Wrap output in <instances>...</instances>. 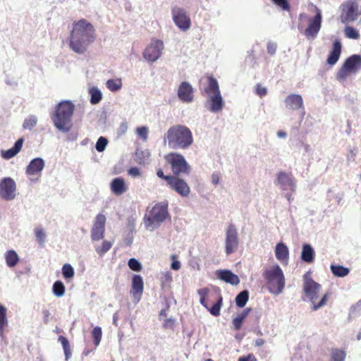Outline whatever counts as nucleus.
Wrapping results in <instances>:
<instances>
[{"instance_id": "obj_1", "label": "nucleus", "mask_w": 361, "mask_h": 361, "mask_svg": "<svg viewBox=\"0 0 361 361\" xmlns=\"http://www.w3.org/2000/svg\"><path fill=\"white\" fill-rule=\"evenodd\" d=\"M95 29L85 19L73 22L68 37L69 47L78 54H85L95 40Z\"/></svg>"}, {"instance_id": "obj_2", "label": "nucleus", "mask_w": 361, "mask_h": 361, "mask_svg": "<svg viewBox=\"0 0 361 361\" xmlns=\"http://www.w3.org/2000/svg\"><path fill=\"white\" fill-rule=\"evenodd\" d=\"M200 91L205 97L204 107L212 113H218L223 108V99L216 79L207 75L200 80Z\"/></svg>"}, {"instance_id": "obj_3", "label": "nucleus", "mask_w": 361, "mask_h": 361, "mask_svg": "<svg viewBox=\"0 0 361 361\" xmlns=\"http://www.w3.org/2000/svg\"><path fill=\"white\" fill-rule=\"evenodd\" d=\"M171 149H187L193 143L191 130L185 126L175 125L170 127L164 137Z\"/></svg>"}, {"instance_id": "obj_4", "label": "nucleus", "mask_w": 361, "mask_h": 361, "mask_svg": "<svg viewBox=\"0 0 361 361\" xmlns=\"http://www.w3.org/2000/svg\"><path fill=\"white\" fill-rule=\"evenodd\" d=\"M74 104L69 101L60 102L51 118L54 126L62 133H68L72 128V116Z\"/></svg>"}, {"instance_id": "obj_5", "label": "nucleus", "mask_w": 361, "mask_h": 361, "mask_svg": "<svg viewBox=\"0 0 361 361\" xmlns=\"http://www.w3.org/2000/svg\"><path fill=\"white\" fill-rule=\"evenodd\" d=\"M269 291L274 295H279L284 289L286 280L282 269L278 265L266 268L263 272Z\"/></svg>"}, {"instance_id": "obj_6", "label": "nucleus", "mask_w": 361, "mask_h": 361, "mask_svg": "<svg viewBox=\"0 0 361 361\" xmlns=\"http://www.w3.org/2000/svg\"><path fill=\"white\" fill-rule=\"evenodd\" d=\"M303 290L305 295L312 302L313 310H317L326 304L329 297L331 295L330 292H326L319 302H316L318 294L321 288V285L315 282L310 276V274L307 272L303 276Z\"/></svg>"}, {"instance_id": "obj_7", "label": "nucleus", "mask_w": 361, "mask_h": 361, "mask_svg": "<svg viewBox=\"0 0 361 361\" xmlns=\"http://www.w3.org/2000/svg\"><path fill=\"white\" fill-rule=\"evenodd\" d=\"M169 216L168 204L164 202L156 204L150 210L147 211L144 217L145 228L153 231Z\"/></svg>"}, {"instance_id": "obj_8", "label": "nucleus", "mask_w": 361, "mask_h": 361, "mask_svg": "<svg viewBox=\"0 0 361 361\" xmlns=\"http://www.w3.org/2000/svg\"><path fill=\"white\" fill-rule=\"evenodd\" d=\"M340 20L348 25L357 20L361 16V0H346L340 6Z\"/></svg>"}, {"instance_id": "obj_9", "label": "nucleus", "mask_w": 361, "mask_h": 361, "mask_svg": "<svg viewBox=\"0 0 361 361\" xmlns=\"http://www.w3.org/2000/svg\"><path fill=\"white\" fill-rule=\"evenodd\" d=\"M361 67V56L354 54L348 57L338 71L337 78L344 80L350 73H355Z\"/></svg>"}, {"instance_id": "obj_10", "label": "nucleus", "mask_w": 361, "mask_h": 361, "mask_svg": "<svg viewBox=\"0 0 361 361\" xmlns=\"http://www.w3.org/2000/svg\"><path fill=\"white\" fill-rule=\"evenodd\" d=\"M172 19L174 24L182 31H188L191 27V20L188 12L181 7L173 6L171 8Z\"/></svg>"}, {"instance_id": "obj_11", "label": "nucleus", "mask_w": 361, "mask_h": 361, "mask_svg": "<svg viewBox=\"0 0 361 361\" xmlns=\"http://www.w3.org/2000/svg\"><path fill=\"white\" fill-rule=\"evenodd\" d=\"M168 161L171 164L172 171L175 176L180 173L188 174L190 173V166L183 155L171 153L168 157Z\"/></svg>"}, {"instance_id": "obj_12", "label": "nucleus", "mask_w": 361, "mask_h": 361, "mask_svg": "<svg viewBox=\"0 0 361 361\" xmlns=\"http://www.w3.org/2000/svg\"><path fill=\"white\" fill-rule=\"evenodd\" d=\"M164 48L163 41L160 39L152 40L145 48L143 57L149 62H155L161 57Z\"/></svg>"}, {"instance_id": "obj_13", "label": "nucleus", "mask_w": 361, "mask_h": 361, "mask_svg": "<svg viewBox=\"0 0 361 361\" xmlns=\"http://www.w3.org/2000/svg\"><path fill=\"white\" fill-rule=\"evenodd\" d=\"M16 185L15 181L9 177L4 178L0 180V197L6 201L14 200L16 196Z\"/></svg>"}, {"instance_id": "obj_14", "label": "nucleus", "mask_w": 361, "mask_h": 361, "mask_svg": "<svg viewBox=\"0 0 361 361\" xmlns=\"http://www.w3.org/2000/svg\"><path fill=\"white\" fill-rule=\"evenodd\" d=\"M106 216L102 214L96 216L91 229V239L99 241L104 238L106 225Z\"/></svg>"}, {"instance_id": "obj_15", "label": "nucleus", "mask_w": 361, "mask_h": 361, "mask_svg": "<svg viewBox=\"0 0 361 361\" xmlns=\"http://www.w3.org/2000/svg\"><path fill=\"white\" fill-rule=\"evenodd\" d=\"M177 96L183 103H192L194 100V88L190 82H181L178 87Z\"/></svg>"}, {"instance_id": "obj_16", "label": "nucleus", "mask_w": 361, "mask_h": 361, "mask_svg": "<svg viewBox=\"0 0 361 361\" xmlns=\"http://www.w3.org/2000/svg\"><path fill=\"white\" fill-rule=\"evenodd\" d=\"M169 180V185L171 189L175 190L179 195L183 197H187L190 192V187L183 179L178 178L177 176H174L173 178H168Z\"/></svg>"}, {"instance_id": "obj_17", "label": "nucleus", "mask_w": 361, "mask_h": 361, "mask_svg": "<svg viewBox=\"0 0 361 361\" xmlns=\"http://www.w3.org/2000/svg\"><path fill=\"white\" fill-rule=\"evenodd\" d=\"M143 280L140 275H135L132 279V289L130 294L135 302H138L143 293Z\"/></svg>"}, {"instance_id": "obj_18", "label": "nucleus", "mask_w": 361, "mask_h": 361, "mask_svg": "<svg viewBox=\"0 0 361 361\" xmlns=\"http://www.w3.org/2000/svg\"><path fill=\"white\" fill-rule=\"evenodd\" d=\"M322 24V15L319 12L310 20L308 27L305 31V35L307 38H314L317 35Z\"/></svg>"}, {"instance_id": "obj_19", "label": "nucleus", "mask_w": 361, "mask_h": 361, "mask_svg": "<svg viewBox=\"0 0 361 361\" xmlns=\"http://www.w3.org/2000/svg\"><path fill=\"white\" fill-rule=\"evenodd\" d=\"M238 244L237 230L233 226L231 225L227 229V254L235 252Z\"/></svg>"}, {"instance_id": "obj_20", "label": "nucleus", "mask_w": 361, "mask_h": 361, "mask_svg": "<svg viewBox=\"0 0 361 361\" xmlns=\"http://www.w3.org/2000/svg\"><path fill=\"white\" fill-rule=\"evenodd\" d=\"M45 163L42 158H35L26 167V173L28 176L39 174L44 168Z\"/></svg>"}, {"instance_id": "obj_21", "label": "nucleus", "mask_w": 361, "mask_h": 361, "mask_svg": "<svg viewBox=\"0 0 361 361\" xmlns=\"http://www.w3.org/2000/svg\"><path fill=\"white\" fill-rule=\"evenodd\" d=\"M341 47L342 45L341 42L338 39H336L333 44L332 50L326 60L328 64L333 66L336 63L341 53Z\"/></svg>"}, {"instance_id": "obj_22", "label": "nucleus", "mask_w": 361, "mask_h": 361, "mask_svg": "<svg viewBox=\"0 0 361 361\" xmlns=\"http://www.w3.org/2000/svg\"><path fill=\"white\" fill-rule=\"evenodd\" d=\"M285 103L288 108L293 110L299 109L303 106L302 97L295 94L288 95L285 99Z\"/></svg>"}, {"instance_id": "obj_23", "label": "nucleus", "mask_w": 361, "mask_h": 361, "mask_svg": "<svg viewBox=\"0 0 361 361\" xmlns=\"http://www.w3.org/2000/svg\"><path fill=\"white\" fill-rule=\"evenodd\" d=\"M111 191L116 195H121L126 192L128 187L122 178H116L110 184Z\"/></svg>"}, {"instance_id": "obj_24", "label": "nucleus", "mask_w": 361, "mask_h": 361, "mask_svg": "<svg viewBox=\"0 0 361 361\" xmlns=\"http://www.w3.org/2000/svg\"><path fill=\"white\" fill-rule=\"evenodd\" d=\"M277 183L279 184L281 188L285 190L287 188L293 189L294 183L292 180V175L286 172H279L277 176Z\"/></svg>"}, {"instance_id": "obj_25", "label": "nucleus", "mask_w": 361, "mask_h": 361, "mask_svg": "<svg viewBox=\"0 0 361 361\" xmlns=\"http://www.w3.org/2000/svg\"><path fill=\"white\" fill-rule=\"evenodd\" d=\"M23 144V139H18L14 144V146L8 149L1 151V157L6 159H9L15 157L21 149Z\"/></svg>"}, {"instance_id": "obj_26", "label": "nucleus", "mask_w": 361, "mask_h": 361, "mask_svg": "<svg viewBox=\"0 0 361 361\" xmlns=\"http://www.w3.org/2000/svg\"><path fill=\"white\" fill-rule=\"evenodd\" d=\"M314 258L315 252L314 249L310 244H304L301 252V259L307 264H311L314 262Z\"/></svg>"}, {"instance_id": "obj_27", "label": "nucleus", "mask_w": 361, "mask_h": 361, "mask_svg": "<svg viewBox=\"0 0 361 361\" xmlns=\"http://www.w3.org/2000/svg\"><path fill=\"white\" fill-rule=\"evenodd\" d=\"M275 255L279 261H287L289 256L288 247L284 243H278L276 246Z\"/></svg>"}, {"instance_id": "obj_28", "label": "nucleus", "mask_w": 361, "mask_h": 361, "mask_svg": "<svg viewBox=\"0 0 361 361\" xmlns=\"http://www.w3.org/2000/svg\"><path fill=\"white\" fill-rule=\"evenodd\" d=\"M5 259L8 267H13L18 264L19 257L16 251L11 250L5 253Z\"/></svg>"}, {"instance_id": "obj_29", "label": "nucleus", "mask_w": 361, "mask_h": 361, "mask_svg": "<svg viewBox=\"0 0 361 361\" xmlns=\"http://www.w3.org/2000/svg\"><path fill=\"white\" fill-rule=\"evenodd\" d=\"M250 310V308H247L244 310L240 314H238V316L235 318L233 319V324L235 330H239L241 328L243 321L247 317Z\"/></svg>"}, {"instance_id": "obj_30", "label": "nucleus", "mask_w": 361, "mask_h": 361, "mask_svg": "<svg viewBox=\"0 0 361 361\" xmlns=\"http://www.w3.org/2000/svg\"><path fill=\"white\" fill-rule=\"evenodd\" d=\"M90 94V103L92 104H97L100 102L102 99V93L100 90L97 87H93L89 89Z\"/></svg>"}, {"instance_id": "obj_31", "label": "nucleus", "mask_w": 361, "mask_h": 361, "mask_svg": "<svg viewBox=\"0 0 361 361\" xmlns=\"http://www.w3.org/2000/svg\"><path fill=\"white\" fill-rule=\"evenodd\" d=\"M106 87L111 92H117L122 87V80L121 78L109 79L106 82Z\"/></svg>"}, {"instance_id": "obj_32", "label": "nucleus", "mask_w": 361, "mask_h": 361, "mask_svg": "<svg viewBox=\"0 0 361 361\" xmlns=\"http://www.w3.org/2000/svg\"><path fill=\"white\" fill-rule=\"evenodd\" d=\"M331 270L333 274L338 277H344L347 276L350 270L348 268L344 267L341 265H331Z\"/></svg>"}, {"instance_id": "obj_33", "label": "nucleus", "mask_w": 361, "mask_h": 361, "mask_svg": "<svg viewBox=\"0 0 361 361\" xmlns=\"http://www.w3.org/2000/svg\"><path fill=\"white\" fill-rule=\"evenodd\" d=\"M58 341L61 343V345L63 346V349L65 357H66V361H68V360L71 356V348H70L69 342H68V339L63 336H60L58 338Z\"/></svg>"}, {"instance_id": "obj_34", "label": "nucleus", "mask_w": 361, "mask_h": 361, "mask_svg": "<svg viewBox=\"0 0 361 361\" xmlns=\"http://www.w3.org/2000/svg\"><path fill=\"white\" fill-rule=\"evenodd\" d=\"M249 298V293L247 290L240 292L235 298V302L238 307H243Z\"/></svg>"}, {"instance_id": "obj_35", "label": "nucleus", "mask_w": 361, "mask_h": 361, "mask_svg": "<svg viewBox=\"0 0 361 361\" xmlns=\"http://www.w3.org/2000/svg\"><path fill=\"white\" fill-rule=\"evenodd\" d=\"M53 294L58 298L62 297L65 293V286L61 281H56L52 287Z\"/></svg>"}, {"instance_id": "obj_36", "label": "nucleus", "mask_w": 361, "mask_h": 361, "mask_svg": "<svg viewBox=\"0 0 361 361\" xmlns=\"http://www.w3.org/2000/svg\"><path fill=\"white\" fill-rule=\"evenodd\" d=\"M345 37L353 39H358L360 37L359 32L352 26H345L344 28Z\"/></svg>"}, {"instance_id": "obj_37", "label": "nucleus", "mask_w": 361, "mask_h": 361, "mask_svg": "<svg viewBox=\"0 0 361 361\" xmlns=\"http://www.w3.org/2000/svg\"><path fill=\"white\" fill-rule=\"evenodd\" d=\"M112 245L111 241L104 240L101 245L95 246V250L100 256H102L111 249Z\"/></svg>"}, {"instance_id": "obj_38", "label": "nucleus", "mask_w": 361, "mask_h": 361, "mask_svg": "<svg viewBox=\"0 0 361 361\" xmlns=\"http://www.w3.org/2000/svg\"><path fill=\"white\" fill-rule=\"evenodd\" d=\"M37 118L35 115H30L28 117H27L23 123V127L25 129H29L31 130L33 127H35L37 125Z\"/></svg>"}, {"instance_id": "obj_39", "label": "nucleus", "mask_w": 361, "mask_h": 361, "mask_svg": "<svg viewBox=\"0 0 361 361\" xmlns=\"http://www.w3.org/2000/svg\"><path fill=\"white\" fill-rule=\"evenodd\" d=\"M62 274L66 279H73L75 274L73 267L70 264H65L62 267Z\"/></svg>"}, {"instance_id": "obj_40", "label": "nucleus", "mask_w": 361, "mask_h": 361, "mask_svg": "<svg viewBox=\"0 0 361 361\" xmlns=\"http://www.w3.org/2000/svg\"><path fill=\"white\" fill-rule=\"evenodd\" d=\"M345 353L343 350L335 349L332 350L331 361H344Z\"/></svg>"}, {"instance_id": "obj_41", "label": "nucleus", "mask_w": 361, "mask_h": 361, "mask_svg": "<svg viewBox=\"0 0 361 361\" xmlns=\"http://www.w3.org/2000/svg\"><path fill=\"white\" fill-rule=\"evenodd\" d=\"M92 336L94 338V343L96 346L99 345L102 336V329L99 326H96L92 331Z\"/></svg>"}, {"instance_id": "obj_42", "label": "nucleus", "mask_w": 361, "mask_h": 361, "mask_svg": "<svg viewBox=\"0 0 361 361\" xmlns=\"http://www.w3.org/2000/svg\"><path fill=\"white\" fill-rule=\"evenodd\" d=\"M35 233L37 240L40 244H43L46 238V233L44 229L41 226H38L35 229Z\"/></svg>"}, {"instance_id": "obj_43", "label": "nucleus", "mask_w": 361, "mask_h": 361, "mask_svg": "<svg viewBox=\"0 0 361 361\" xmlns=\"http://www.w3.org/2000/svg\"><path fill=\"white\" fill-rule=\"evenodd\" d=\"M107 144V139L104 137H100L97 141L95 148L98 152H102L105 149Z\"/></svg>"}, {"instance_id": "obj_44", "label": "nucleus", "mask_w": 361, "mask_h": 361, "mask_svg": "<svg viewBox=\"0 0 361 361\" xmlns=\"http://www.w3.org/2000/svg\"><path fill=\"white\" fill-rule=\"evenodd\" d=\"M209 290L207 288H204L198 290V294L200 297V303L208 308L207 305L206 303V297L209 294Z\"/></svg>"}, {"instance_id": "obj_45", "label": "nucleus", "mask_w": 361, "mask_h": 361, "mask_svg": "<svg viewBox=\"0 0 361 361\" xmlns=\"http://www.w3.org/2000/svg\"><path fill=\"white\" fill-rule=\"evenodd\" d=\"M239 283L240 280L238 276L231 271L227 270V283L236 286Z\"/></svg>"}, {"instance_id": "obj_46", "label": "nucleus", "mask_w": 361, "mask_h": 361, "mask_svg": "<svg viewBox=\"0 0 361 361\" xmlns=\"http://www.w3.org/2000/svg\"><path fill=\"white\" fill-rule=\"evenodd\" d=\"M223 302V298H219L218 301L210 308V313L214 316H218L220 312V307Z\"/></svg>"}, {"instance_id": "obj_47", "label": "nucleus", "mask_w": 361, "mask_h": 361, "mask_svg": "<svg viewBox=\"0 0 361 361\" xmlns=\"http://www.w3.org/2000/svg\"><path fill=\"white\" fill-rule=\"evenodd\" d=\"M149 129L146 126L139 127L136 129L137 135L140 137L144 141L147 140Z\"/></svg>"}, {"instance_id": "obj_48", "label": "nucleus", "mask_w": 361, "mask_h": 361, "mask_svg": "<svg viewBox=\"0 0 361 361\" xmlns=\"http://www.w3.org/2000/svg\"><path fill=\"white\" fill-rule=\"evenodd\" d=\"M128 266L133 271H139L142 269L141 264L135 258H131L128 261Z\"/></svg>"}, {"instance_id": "obj_49", "label": "nucleus", "mask_w": 361, "mask_h": 361, "mask_svg": "<svg viewBox=\"0 0 361 361\" xmlns=\"http://www.w3.org/2000/svg\"><path fill=\"white\" fill-rule=\"evenodd\" d=\"M272 1L284 11H288L290 9L288 0H272Z\"/></svg>"}, {"instance_id": "obj_50", "label": "nucleus", "mask_w": 361, "mask_h": 361, "mask_svg": "<svg viewBox=\"0 0 361 361\" xmlns=\"http://www.w3.org/2000/svg\"><path fill=\"white\" fill-rule=\"evenodd\" d=\"M256 94L260 97H264L267 94V90L266 87H262V85L257 84L255 88Z\"/></svg>"}, {"instance_id": "obj_51", "label": "nucleus", "mask_w": 361, "mask_h": 361, "mask_svg": "<svg viewBox=\"0 0 361 361\" xmlns=\"http://www.w3.org/2000/svg\"><path fill=\"white\" fill-rule=\"evenodd\" d=\"M0 323H8L6 319V309L2 305H0Z\"/></svg>"}, {"instance_id": "obj_52", "label": "nucleus", "mask_w": 361, "mask_h": 361, "mask_svg": "<svg viewBox=\"0 0 361 361\" xmlns=\"http://www.w3.org/2000/svg\"><path fill=\"white\" fill-rule=\"evenodd\" d=\"M277 49V44L274 42H269L267 44V52L270 55H274Z\"/></svg>"}, {"instance_id": "obj_53", "label": "nucleus", "mask_w": 361, "mask_h": 361, "mask_svg": "<svg viewBox=\"0 0 361 361\" xmlns=\"http://www.w3.org/2000/svg\"><path fill=\"white\" fill-rule=\"evenodd\" d=\"M128 175L137 177L140 176V169L137 167H132L128 171Z\"/></svg>"}, {"instance_id": "obj_54", "label": "nucleus", "mask_w": 361, "mask_h": 361, "mask_svg": "<svg viewBox=\"0 0 361 361\" xmlns=\"http://www.w3.org/2000/svg\"><path fill=\"white\" fill-rule=\"evenodd\" d=\"M356 153H357V150H356L355 148L350 149H349V152H348V154L347 155L348 160V161H354L355 156H356Z\"/></svg>"}, {"instance_id": "obj_55", "label": "nucleus", "mask_w": 361, "mask_h": 361, "mask_svg": "<svg viewBox=\"0 0 361 361\" xmlns=\"http://www.w3.org/2000/svg\"><path fill=\"white\" fill-rule=\"evenodd\" d=\"M238 361H257L253 354H248L247 356L240 357Z\"/></svg>"}, {"instance_id": "obj_56", "label": "nucleus", "mask_w": 361, "mask_h": 361, "mask_svg": "<svg viewBox=\"0 0 361 361\" xmlns=\"http://www.w3.org/2000/svg\"><path fill=\"white\" fill-rule=\"evenodd\" d=\"M220 174L218 172H214L212 175V182L214 185H217L219 183Z\"/></svg>"}, {"instance_id": "obj_57", "label": "nucleus", "mask_w": 361, "mask_h": 361, "mask_svg": "<svg viewBox=\"0 0 361 361\" xmlns=\"http://www.w3.org/2000/svg\"><path fill=\"white\" fill-rule=\"evenodd\" d=\"M157 175L158 177L161 178H163L164 180H166L167 182V184L169 185V180L167 179L168 178H173V176H165L164 174V172L162 171V170L159 169L157 171Z\"/></svg>"}, {"instance_id": "obj_58", "label": "nucleus", "mask_w": 361, "mask_h": 361, "mask_svg": "<svg viewBox=\"0 0 361 361\" xmlns=\"http://www.w3.org/2000/svg\"><path fill=\"white\" fill-rule=\"evenodd\" d=\"M127 129H128V125H127V123H122L120 125V127H119V129H118V133L119 135H123V134H124V133L127 131Z\"/></svg>"}, {"instance_id": "obj_59", "label": "nucleus", "mask_w": 361, "mask_h": 361, "mask_svg": "<svg viewBox=\"0 0 361 361\" xmlns=\"http://www.w3.org/2000/svg\"><path fill=\"white\" fill-rule=\"evenodd\" d=\"M42 314L44 317V324H47L49 322V318L50 316V312L48 310H43Z\"/></svg>"}, {"instance_id": "obj_60", "label": "nucleus", "mask_w": 361, "mask_h": 361, "mask_svg": "<svg viewBox=\"0 0 361 361\" xmlns=\"http://www.w3.org/2000/svg\"><path fill=\"white\" fill-rule=\"evenodd\" d=\"M180 268V263L178 260H173L171 263V269L173 270H178Z\"/></svg>"}, {"instance_id": "obj_61", "label": "nucleus", "mask_w": 361, "mask_h": 361, "mask_svg": "<svg viewBox=\"0 0 361 361\" xmlns=\"http://www.w3.org/2000/svg\"><path fill=\"white\" fill-rule=\"evenodd\" d=\"M217 275L221 280L226 281V269L219 271Z\"/></svg>"}, {"instance_id": "obj_62", "label": "nucleus", "mask_w": 361, "mask_h": 361, "mask_svg": "<svg viewBox=\"0 0 361 361\" xmlns=\"http://www.w3.org/2000/svg\"><path fill=\"white\" fill-rule=\"evenodd\" d=\"M174 321L172 319H167L164 324V327H171L173 325Z\"/></svg>"}, {"instance_id": "obj_63", "label": "nucleus", "mask_w": 361, "mask_h": 361, "mask_svg": "<svg viewBox=\"0 0 361 361\" xmlns=\"http://www.w3.org/2000/svg\"><path fill=\"white\" fill-rule=\"evenodd\" d=\"M8 325V323H0V336L1 337H3L4 336V328Z\"/></svg>"}, {"instance_id": "obj_64", "label": "nucleus", "mask_w": 361, "mask_h": 361, "mask_svg": "<svg viewBox=\"0 0 361 361\" xmlns=\"http://www.w3.org/2000/svg\"><path fill=\"white\" fill-rule=\"evenodd\" d=\"M277 135L279 137H286V133L283 131V130H279L278 131L277 133Z\"/></svg>"}]
</instances>
